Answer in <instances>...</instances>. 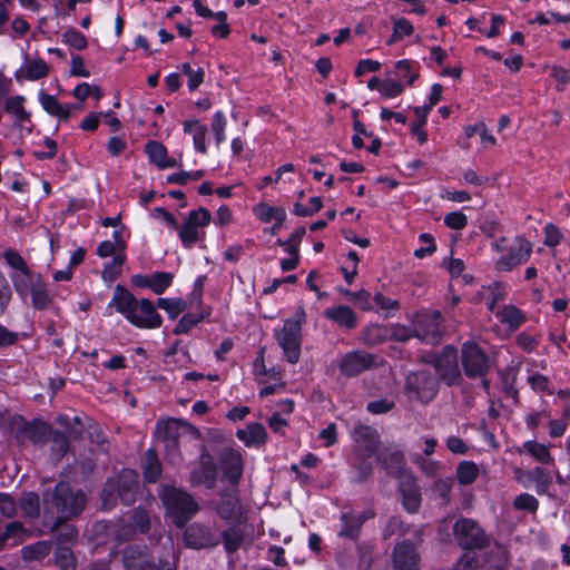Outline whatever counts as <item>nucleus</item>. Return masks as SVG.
<instances>
[{
  "mask_svg": "<svg viewBox=\"0 0 570 570\" xmlns=\"http://www.w3.org/2000/svg\"><path fill=\"white\" fill-rule=\"evenodd\" d=\"M184 131L193 136L194 147L200 154L207 153L206 136L207 127L198 119H187L183 122Z\"/></svg>",
  "mask_w": 570,
  "mask_h": 570,
  "instance_id": "nucleus-27",
  "label": "nucleus"
},
{
  "mask_svg": "<svg viewBox=\"0 0 570 570\" xmlns=\"http://www.w3.org/2000/svg\"><path fill=\"white\" fill-rule=\"evenodd\" d=\"M222 539L225 550L233 553L240 548L244 541V532L238 527H230L222 533Z\"/></svg>",
  "mask_w": 570,
  "mask_h": 570,
  "instance_id": "nucleus-37",
  "label": "nucleus"
},
{
  "mask_svg": "<svg viewBox=\"0 0 570 570\" xmlns=\"http://www.w3.org/2000/svg\"><path fill=\"white\" fill-rule=\"evenodd\" d=\"M62 42L69 45L77 50L87 48L88 41L86 37L77 29L70 28L62 33Z\"/></svg>",
  "mask_w": 570,
  "mask_h": 570,
  "instance_id": "nucleus-51",
  "label": "nucleus"
},
{
  "mask_svg": "<svg viewBox=\"0 0 570 570\" xmlns=\"http://www.w3.org/2000/svg\"><path fill=\"white\" fill-rule=\"evenodd\" d=\"M306 321V315L303 307H299L292 318L284 322L282 330L276 332L275 337L277 344L283 350V353L288 363L295 364L301 356L302 346V325Z\"/></svg>",
  "mask_w": 570,
  "mask_h": 570,
  "instance_id": "nucleus-5",
  "label": "nucleus"
},
{
  "mask_svg": "<svg viewBox=\"0 0 570 570\" xmlns=\"http://www.w3.org/2000/svg\"><path fill=\"white\" fill-rule=\"evenodd\" d=\"M405 394L424 404L430 403L439 391V380L429 370L411 372L405 377Z\"/></svg>",
  "mask_w": 570,
  "mask_h": 570,
  "instance_id": "nucleus-7",
  "label": "nucleus"
},
{
  "mask_svg": "<svg viewBox=\"0 0 570 570\" xmlns=\"http://www.w3.org/2000/svg\"><path fill=\"white\" fill-rule=\"evenodd\" d=\"M56 563L61 570H77L76 558L69 547H58L55 552Z\"/></svg>",
  "mask_w": 570,
  "mask_h": 570,
  "instance_id": "nucleus-43",
  "label": "nucleus"
},
{
  "mask_svg": "<svg viewBox=\"0 0 570 570\" xmlns=\"http://www.w3.org/2000/svg\"><path fill=\"white\" fill-rule=\"evenodd\" d=\"M352 438L367 458L377 452L380 435L372 426L358 424L354 428Z\"/></svg>",
  "mask_w": 570,
  "mask_h": 570,
  "instance_id": "nucleus-20",
  "label": "nucleus"
},
{
  "mask_svg": "<svg viewBox=\"0 0 570 570\" xmlns=\"http://www.w3.org/2000/svg\"><path fill=\"white\" fill-rule=\"evenodd\" d=\"M139 488L138 473L131 469H124L116 478L108 479L102 491L101 501L105 509H111L118 500L130 505L136 500Z\"/></svg>",
  "mask_w": 570,
  "mask_h": 570,
  "instance_id": "nucleus-3",
  "label": "nucleus"
},
{
  "mask_svg": "<svg viewBox=\"0 0 570 570\" xmlns=\"http://www.w3.org/2000/svg\"><path fill=\"white\" fill-rule=\"evenodd\" d=\"M444 224L449 228L461 230L468 225V217L462 212H451L444 216Z\"/></svg>",
  "mask_w": 570,
  "mask_h": 570,
  "instance_id": "nucleus-60",
  "label": "nucleus"
},
{
  "mask_svg": "<svg viewBox=\"0 0 570 570\" xmlns=\"http://www.w3.org/2000/svg\"><path fill=\"white\" fill-rule=\"evenodd\" d=\"M212 220L210 212L204 207H199L196 210H191L184 224L181 226L178 225V236L181 240V244L185 248L190 249L199 239L204 238V228Z\"/></svg>",
  "mask_w": 570,
  "mask_h": 570,
  "instance_id": "nucleus-11",
  "label": "nucleus"
},
{
  "mask_svg": "<svg viewBox=\"0 0 570 570\" xmlns=\"http://www.w3.org/2000/svg\"><path fill=\"white\" fill-rule=\"evenodd\" d=\"M19 507L30 519H37L40 515V498L35 492H27L19 501Z\"/></svg>",
  "mask_w": 570,
  "mask_h": 570,
  "instance_id": "nucleus-38",
  "label": "nucleus"
},
{
  "mask_svg": "<svg viewBox=\"0 0 570 570\" xmlns=\"http://www.w3.org/2000/svg\"><path fill=\"white\" fill-rule=\"evenodd\" d=\"M376 462L385 470L386 474L397 476L405 464L404 454L392 446L377 449Z\"/></svg>",
  "mask_w": 570,
  "mask_h": 570,
  "instance_id": "nucleus-19",
  "label": "nucleus"
},
{
  "mask_svg": "<svg viewBox=\"0 0 570 570\" xmlns=\"http://www.w3.org/2000/svg\"><path fill=\"white\" fill-rule=\"evenodd\" d=\"M31 305L35 309L45 311L53 306V296L49 293L47 283L31 296Z\"/></svg>",
  "mask_w": 570,
  "mask_h": 570,
  "instance_id": "nucleus-45",
  "label": "nucleus"
},
{
  "mask_svg": "<svg viewBox=\"0 0 570 570\" xmlns=\"http://www.w3.org/2000/svg\"><path fill=\"white\" fill-rule=\"evenodd\" d=\"M524 449L541 463L549 464L552 462L549 449L543 444L535 441H528L524 443Z\"/></svg>",
  "mask_w": 570,
  "mask_h": 570,
  "instance_id": "nucleus-50",
  "label": "nucleus"
},
{
  "mask_svg": "<svg viewBox=\"0 0 570 570\" xmlns=\"http://www.w3.org/2000/svg\"><path fill=\"white\" fill-rule=\"evenodd\" d=\"M0 513L8 519L17 514V503L8 493H0Z\"/></svg>",
  "mask_w": 570,
  "mask_h": 570,
  "instance_id": "nucleus-62",
  "label": "nucleus"
},
{
  "mask_svg": "<svg viewBox=\"0 0 570 570\" xmlns=\"http://www.w3.org/2000/svg\"><path fill=\"white\" fill-rule=\"evenodd\" d=\"M39 102L50 116L58 117L60 120L69 119L71 106L60 104L55 96L40 91Z\"/></svg>",
  "mask_w": 570,
  "mask_h": 570,
  "instance_id": "nucleus-28",
  "label": "nucleus"
},
{
  "mask_svg": "<svg viewBox=\"0 0 570 570\" xmlns=\"http://www.w3.org/2000/svg\"><path fill=\"white\" fill-rule=\"evenodd\" d=\"M399 78H407V83L411 86L419 78V73L413 71V63L410 60H400L395 63Z\"/></svg>",
  "mask_w": 570,
  "mask_h": 570,
  "instance_id": "nucleus-61",
  "label": "nucleus"
},
{
  "mask_svg": "<svg viewBox=\"0 0 570 570\" xmlns=\"http://www.w3.org/2000/svg\"><path fill=\"white\" fill-rule=\"evenodd\" d=\"M226 118L222 111H216L212 120V130L215 135L216 144L220 145L225 140Z\"/></svg>",
  "mask_w": 570,
  "mask_h": 570,
  "instance_id": "nucleus-58",
  "label": "nucleus"
},
{
  "mask_svg": "<svg viewBox=\"0 0 570 570\" xmlns=\"http://www.w3.org/2000/svg\"><path fill=\"white\" fill-rule=\"evenodd\" d=\"M122 563L126 570H173L169 561L156 557L145 546H129L122 552Z\"/></svg>",
  "mask_w": 570,
  "mask_h": 570,
  "instance_id": "nucleus-8",
  "label": "nucleus"
},
{
  "mask_svg": "<svg viewBox=\"0 0 570 570\" xmlns=\"http://www.w3.org/2000/svg\"><path fill=\"white\" fill-rule=\"evenodd\" d=\"M219 463L223 476L232 485H237L243 475V459L238 451L224 449L219 454Z\"/></svg>",
  "mask_w": 570,
  "mask_h": 570,
  "instance_id": "nucleus-17",
  "label": "nucleus"
},
{
  "mask_svg": "<svg viewBox=\"0 0 570 570\" xmlns=\"http://www.w3.org/2000/svg\"><path fill=\"white\" fill-rule=\"evenodd\" d=\"M322 207L323 203L321 197H312L308 202V205L306 206L302 205L301 203H295L293 213L296 216L308 217L321 210Z\"/></svg>",
  "mask_w": 570,
  "mask_h": 570,
  "instance_id": "nucleus-53",
  "label": "nucleus"
},
{
  "mask_svg": "<svg viewBox=\"0 0 570 570\" xmlns=\"http://www.w3.org/2000/svg\"><path fill=\"white\" fill-rule=\"evenodd\" d=\"M12 284L17 292V294L26 299L29 295L36 293V291L40 289L46 281L39 273L36 272H27V274L22 277H12Z\"/></svg>",
  "mask_w": 570,
  "mask_h": 570,
  "instance_id": "nucleus-22",
  "label": "nucleus"
},
{
  "mask_svg": "<svg viewBox=\"0 0 570 570\" xmlns=\"http://www.w3.org/2000/svg\"><path fill=\"white\" fill-rule=\"evenodd\" d=\"M142 469H144L145 479L148 482L154 483L159 479L160 473H161V464L157 458L156 452L153 449H149L146 452L145 463H144Z\"/></svg>",
  "mask_w": 570,
  "mask_h": 570,
  "instance_id": "nucleus-36",
  "label": "nucleus"
},
{
  "mask_svg": "<svg viewBox=\"0 0 570 570\" xmlns=\"http://www.w3.org/2000/svg\"><path fill=\"white\" fill-rule=\"evenodd\" d=\"M109 306L122 314L131 324L141 328H158L161 326V316L156 312L151 301H140L124 286L117 285Z\"/></svg>",
  "mask_w": 570,
  "mask_h": 570,
  "instance_id": "nucleus-1",
  "label": "nucleus"
},
{
  "mask_svg": "<svg viewBox=\"0 0 570 570\" xmlns=\"http://www.w3.org/2000/svg\"><path fill=\"white\" fill-rule=\"evenodd\" d=\"M125 259L126 257L122 254L115 255L111 262L105 264L102 278L105 281L114 282L120 275Z\"/></svg>",
  "mask_w": 570,
  "mask_h": 570,
  "instance_id": "nucleus-49",
  "label": "nucleus"
},
{
  "mask_svg": "<svg viewBox=\"0 0 570 570\" xmlns=\"http://www.w3.org/2000/svg\"><path fill=\"white\" fill-rule=\"evenodd\" d=\"M3 258L6 263L14 269V273L10 275V277H22L27 274V272H32V269L29 268L27 262L24 258L13 249H7L3 253Z\"/></svg>",
  "mask_w": 570,
  "mask_h": 570,
  "instance_id": "nucleus-35",
  "label": "nucleus"
},
{
  "mask_svg": "<svg viewBox=\"0 0 570 570\" xmlns=\"http://www.w3.org/2000/svg\"><path fill=\"white\" fill-rule=\"evenodd\" d=\"M445 327L443 325L442 314L439 311H429L419 313L413 322V335L420 341L436 345L443 334Z\"/></svg>",
  "mask_w": 570,
  "mask_h": 570,
  "instance_id": "nucleus-10",
  "label": "nucleus"
},
{
  "mask_svg": "<svg viewBox=\"0 0 570 570\" xmlns=\"http://www.w3.org/2000/svg\"><path fill=\"white\" fill-rule=\"evenodd\" d=\"M342 528L338 535L342 538L356 539L362 528V520L356 518L353 510L343 511L341 514Z\"/></svg>",
  "mask_w": 570,
  "mask_h": 570,
  "instance_id": "nucleus-31",
  "label": "nucleus"
},
{
  "mask_svg": "<svg viewBox=\"0 0 570 570\" xmlns=\"http://www.w3.org/2000/svg\"><path fill=\"white\" fill-rule=\"evenodd\" d=\"M204 176V170L180 171L167 177L168 184L186 185L189 180H198Z\"/></svg>",
  "mask_w": 570,
  "mask_h": 570,
  "instance_id": "nucleus-59",
  "label": "nucleus"
},
{
  "mask_svg": "<svg viewBox=\"0 0 570 570\" xmlns=\"http://www.w3.org/2000/svg\"><path fill=\"white\" fill-rule=\"evenodd\" d=\"M404 90V86L399 81H384L379 91L386 98L400 96Z\"/></svg>",
  "mask_w": 570,
  "mask_h": 570,
  "instance_id": "nucleus-64",
  "label": "nucleus"
},
{
  "mask_svg": "<svg viewBox=\"0 0 570 570\" xmlns=\"http://www.w3.org/2000/svg\"><path fill=\"white\" fill-rule=\"evenodd\" d=\"M236 436L245 443L246 446H259L266 442L267 433L261 423H249L245 429H239Z\"/></svg>",
  "mask_w": 570,
  "mask_h": 570,
  "instance_id": "nucleus-26",
  "label": "nucleus"
},
{
  "mask_svg": "<svg viewBox=\"0 0 570 570\" xmlns=\"http://www.w3.org/2000/svg\"><path fill=\"white\" fill-rule=\"evenodd\" d=\"M528 478L537 483V492L539 494L548 493L552 478L549 471L543 468L535 466L531 471L528 472Z\"/></svg>",
  "mask_w": 570,
  "mask_h": 570,
  "instance_id": "nucleus-39",
  "label": "nucleus"
},
{
  "mask_svg": "<svg viewBox=\"0 0 570 570\" xmlns=\"http://www.w3.org/2000/svg\"><path fill=\"white\" fill-rule=\"evenodd\" d=\"M217 480V466L208 453L200 455L199 468L190 473V482L194 485H205L207 489H213Z\"/></svg>",
  "mask_w": 570,
  "mask_h": 570,
  "instance_id": "nucleus-18",
  "label": "nucleus"
},
{
  "mask_svg": "<svg viewBox=\"0 0 570 570\" xmlns=\"http://www.w3.org/2000/svg\"><path fill=\"white\" fill-rule=\"evenodd\" d=\"M400 493L404 509L410 513L417 512L422 498L416 482L412 479L403 480L400 484Z\"/></svg>",
  "mask_w": 570,
  "mask_h": 570,
  "instance_id": "nucleus-24",
  "label": "nucleus"
},
{
  "mask_svg": "<svg viewBox=\"0 0 570 570\" xmlns=\"http://www.w3.org/2000/svg\"><path fill=\"white\" fill-rule=\"evenodd\" d=\"M145 151L149 160L159 168H171L177 164L175 159L168 157L166 147L157 140H149L145 145Z\"/></svg>",
  "mask_w": 570,
  "mask_h": 570,
  "instance_id": "nucleus-25",
  "label": "nucleus"
},
{
  "mask_svg": "<svg viewBox=\"0 0 570 570\" xmlns=\"http://www.w3.org/2000/svg\"><path fill=\"white\" fill-rule=\"evenodd\" d=\"M205 318L204 313H188L184 315L174 328L176 335L187 334L194 326Z\"/></svg>",
  "mask_w": 570,
  "mask_h": 570,
  "instance_id": "nucleus-47",
  "label": "nucleus"
},
{
  "mask_svg": "<svg viewBox=\"0 0 570 570\" xmlns=\"http://www.w3.org/2000/svg\"><path fill=\"white\" fill-rule=\"evenodd\" d=\"M439 380L449 386L461 385L463 377L459 368V355L453 346H445L433 362Z\"/></svg>",
  "mask_w": 570,
  "mask_h": 570,
  "instance_id": "nucleus-12",
  "label": "nucleus"
},
{
  "mask_svg": "<svg viewBox=\"0 0 570 570\" xmlns=\"http://www.w3.org/2000/svg\"><path fill=\"white\" fill-rule=\"evenodd\" d=\"M157 306L168 313L169 318L175 320L186 308L183 298H158Z\"/></svg>",
  "mask_w": 570,
  "mask_h": 570,
  "instance_id": "nucleus-46",
  "label": "nucleus"
},
{
  "mask_svg": "<svg viewBox=\"0 0 570 570\" xmlns=\"http://www.w3.org/2000/svg\"><path fill=\"white\" fill-rule=\"evenodd\" d=\"M23 431L33 443H39L47 438L50 428L41 421H33L26 423Z\"/></svg>",
  "mask_w": 570,
  "mask_h": 570,
  "instance_id": "nucleus-42",
  "label": "nucleus"
},
{
  "mask_svg": "<svg viewBox=\"0 0 570 570\" xmlns=\"http://www.w3.org/2000/svg\"><path fill=\"white\" fill-rule=\"evenodd\" d=\"M184 541L189 548L204 549L217 546L219 538L208 527L195 522L185 530Z\"/></svg>",
  "mask_w": 570,
  "mask_h": 570,
  "instance_id": "nucleus-16",
  "label": "nucleus"
},
{
  "mask_svg": "<svg viewBox=\"0 0 570 570\" xmlns=\"http://www.w3.org/2000/svg\"><path fill=\"white\" fill-rule=\"evenodd\" d=\"M513 508L519 511L535 512L539 508V501L529 493H522L514 499Z\"/></svg>",
  "mask_w": 570,
  "mask_h": 570,
  "instance_id": "nucleus-55",
  "label": "nucleus"
},
{
  "mask_svg": "<svg viewBox=\"0 0 570 570\" xmlns=\"http://www.w3.org/2000/svg\"><path fill=\"white\" fill-rule=\"evenodd\" d=\"M132 524L141 533L146 534L150 530V518L142 508H136L132 512Z\"/></svg>",
  "mask_w": 570,
  "mask_h": 570,
  "instance_id": "nucleus-56",
  "label": "nucleus"
},
{
  "mask_svg": "<svg viewBox=\"0 0 570 570\" xmlns=\"http://www.w3.org/2000/svg\"><path fill=\"white\" fill-rule=\"evenodd\" d=\"M49 70L50 68L43 59L26 58L24 66L17 72L16 77L19 79L21 73L26 79L33 81L47 77Z\"/></svg>",
  "mask_w": 570,
  "mask_h": 570,
  "instance_id": "nucleus-29",
  "label": "nucleus"
},
{
  "mask_svg": "<svg viewBox=\"0 0 570 570\" xmlns=\"http://www.w3.org/2000/svg\"><path fill=\"white\" fill-rule=\"evenodd\" d=\"M254 214L264 223L275 220L277 225H282L286 219V212L283 207H274L266 203H259L254 208Z\"/></svg>",
  "mask_w": 570,
  "mask_h": 570,
  "instance_id": "nucleus-33",
  "label": "nucleus"
},
{
  "mask_svg": "<svg viewBox=\"0 0 570 570\" xmlns=\"http://www.w3.org/2000/svg\"><path fill=\"white\" fill-rule=\"evenodd\" d=\"M460 361L464 374L472 380L485 377L491 368L489 356L475 342L462 344Z\"/></svg>",
  "mask_w": 570,
  "mask_h": 570,
  "instance_id": "nucleus-9",
  "label": "nucleus"
},
{
  "mask_svg": "<svg viewBox=\"0 0 570 570\" xmlns=\"http://www.w3.org/2000/svg\"><path fill=\"white\" fill-rule=\"evenodd\" d=\"M323 316L338 327L351 331L357 326V316L347 305H335L324 309Z\"/></svg>",
  "mask_w": 570,
  "mask_h": 570,
  "instance_id": "nucleus-21",
  "label": "nucleus"
},
{
  "mask_svg": "<svg viewBox=\"0 0 570 570\" xmlns=\"http://www.w3.org/2000/svg\"><path fill=\"white\" fill-rule=\"evenodd\" d=\"M478 474L479 468L474 462L471 461H463L456 468L458 481L463 485L473 483Z\"/></svg>",
  "mask_w": 570,
  "mask_h": 570,
  "instance_id": "nucleus-41",
  "label": "nucleus"
},
{
  "mask_svg": "<svg viewBox=\"0 0 570 570\" xmlns=\"http://www.w3.org/2000/svg\"><path fill=\"white\" fill-rule=\"evenodd\" d=\"M184 75L188 77V89L190 91L196 90L204 81L205 71L203 68L193 69L189 62H184L180 67Z\"/></svg>",
  "mask_w": 570,
  "mask_h": 570,
  "instance_id": "nucleus-48",
  "label": "nucleus"
},
{
  "mask_svg": "<svg viewBox=\"0 0 570 570\" xmlns=\"http://www.w3.org/2000/svg\"><path fill=\"white\" fill-rule=\"evenodd\" d=\"M12 297L11 287L6 276L0 272V315H2Z\"/></svg>",
  "mask_w": 570,
  "mask_h": 570,
  "instance_id": "nucleus-63",
  "label": "nucleus"
},
{
  "mask_svg": "<svg viewBox=\"0 0 570 570\" xmlns=\"http://www.w3.org/2000/svg\"><path fill=\"white\" fill-rule=\"evenodd\" d=\"M488 291L491 294V298L487 303L488 309L492 313H495L497 304L505 299V296H507L505 286L502 283L494 282L488 286Z\"/></svg>",
  "mask_w": 570,
  "mask_h": 570,
  "instance_id": "nucleus-52",
  "label": "nucleus"
},
{
  "mask_svg": "<svg viewBox=\"0 0 570 570\" xmlns=\"http://www.w3.org/2000/svg\"><path fill=\"white\" fill-rule=\"evenodd\" d=\"M51 551L49 541H38L30 546L23 547L21 552L26 560H40L47 557Z\"/></svg>",
  "mask_w": 570,
  "mask_h": 570,
  "instance_id": "nucleus-40",
  "label": "nucleus"
},
{
  "mask_svg": "<svg viewBox=\"0 0 570 570\" xmlns=\"http://www.w3.org/2000/svg\"><path fill=\"white\" fill-rule=\"evenodd\" d=\"M23 101L24 98L22 96H14L8 98L4 104V110L14 116L19 126H22L23 122H29L31 117L30 112L24 109Z\"/></svg>",
  "mask_w": 570,
  "mask_h": 570,
  "instance_id": "nucleus-34",
  "label": "nucleus"
},
{
  "mask_svg": "<svg viewBox=\"0 0 570 570\" xmlns=\"http://www.w3.org/2000/svg\"><path fill=\"white\" fill-rule=\"evenodd\" d=\"M29 537L28 530L19 521L8 523L2 531H0V551L17 547Z\"/></svg>",
  "mask_w": 570,
  "mask_h": 570,
  "instance_id": "nucleus-23",
  "label": "nucleus"
},
{
  "mask_svg": "<svg viewBox=\"0 0 570 570\" xmlns=\"http://www.w3.org/2000/svg\"><path fill=\"white\" fill-rule=\"evenodd\" d=\"M394 570H420V556L410 540L399 542L392 552Z\"/></svg>",
  "mask_w": 570,
  "mask_h": 570,
  "instance_id": "nucleus-15",
  "label": "nucleus"
},
{
  "mask_svg": "<svg viewBox=\"0 0 570 570\" xmlns=\"http://www.w3.org/2000/svg\"><path fill=\"white\" fill-rule=\"evenodd\" d=\"M499 321L505 324L510 330H517L525 322L523 312L514 305H507L502 309L495 312Z\"/></svg>",
  "mask_w": 570,
  "mask_h": 570,
  "instance_id": "nucleus-32",
  "label": "nucleus"
},
{
  "mask_svg": "<svg viewBox=\"0 0 570 570\" xmlns=\"http://www.w3.org/2000/svg\"><path fill=\"white\" fill-rule=\"evenodd\" d=\"M174 275L168 272H155L150 275V289L157 294H163L173 283Z\"/></svg>",
  "mask_w": 570,
  "mask_h": 570,
  "instance_id": "nucleus-44",
  "label": "nucleus"
},
{
  "mask_svg": "<svg viewBox=\"0 0 570 570\" xmlns=\"http://www.w3.org/2000/svg\"><path fill=\"white\" fill-rule=\"evenodd\" d=\"M45 513H57L56 525L79 515L86 505V495L80 490H72L66 482L56 484L52 492L42 493Z\"/></svg>",
  "mask_w": 570,
  "mask_h": 570,
  "instance_id": "nucleus-2",
  "label": "nucleus"
},
{
  "mask_svg": "<svg viewBox=\"0 0 570 570\" xmlns=\"http://www.w3.org/2000/svg\"><path fill=\"white\" fill-rule=\"evenodd\" d=\"M377 356L364 350H355L342 356L341 373L347 377H355L363 372L377 366Z\"/></svg>",
  "mask_w": 570,
  "mask_h": 570,
  "instance_id": "nucleus-13",
  "label": "nucleus"
},
{
  "mask_svg": "<svg viewBox=\"0 0 570 570\" xmlns=\"http://www.w3.org/2000/svg\"><path fill=\"white\" fill-rule=\"evenodd\" d=\"M395 407V401L389 397L371 401L366 405L371 414H385Z\"/></svg>",
  "mask_w": 570,
  "mask_h": 570,
  "instance_id": "nucleus-57",
  "label": "nucleus"
},
{
  "mask_svg": "<svg viewBox=\"0 0 570 570\" xmlns=\"http://www.w3.org/2000/svg\"><path fill=\"white\" fill-rule=\"evenodd\" d=\"M238 508V497L235 490L226 491L220 493V501L218 502L216 510L218 515L224 520H232L236 517V510Z\"/></svg>",
  "mask_w": 570,
  "mask_h": 570,
  "instance_id": "nucleus-30",
  "label": "nucleus"
},
{
  "mask_svg": "<svg viewBox=\"0 0 570 570\" xmlns=\"http://www.w3.org/2000/svg\"><path fill=\"white\" fill-rule=\"evenodd\" d=\"M159 497L168 517L178 528H183L199 509L189 493L173 485H164Z\"/></svg>",
  "mask_w": 570,
  "mask_h": 570,
  "instance_id": "nucleus-4",
  "label": "nucleus"
},
{
  "mask_svg": "<svg viewBox=\"0 0 570 570\" xmlns=\"http://www.w3.org/2000/svg\"><path fill=\"white\" fill-rule=\"evenodd\" d=\"M452 530L455 542L464 550H481L490 544V538L473 519L459 518Z\"/></svg>",
  "mask_w": 570,
  "mask_h": 570,
  "instance_id": "nucleus-6",
  "label": "nucleus"
},
{
  "mask_svg": "<svg viewBox=\"0 0 570 570\" xmlns=\"http://www.w3.org/2000/svg\"><path fill=\"white\" fill-rule=\"evenodd\" d=\"M532 252L531 244L523 237H517L511 246L509 254L501 256L495 262V268L499 272H510L514 267L525 263Z\"/></svg>",
  "mask_w": 570,
  "mask_h": 570,
  "instance_id": "nucleus-14",
  "label": "nucleus"
},
{
  "mask_svg": "<svg viewBox=\"0 0 570 570\" xmlns=\"http://www.w3.org/2000/svg\"><path fill=\"white\" fill-rule=\"evenodd\" d=\"M413 26L409 20L404 18L395 19L393 26V35L389 40V43L400 41L401 39H403V37L410 36L413 32Z\"/></svg>",
  "mask_w": 570,
  "mask_h": 570,
  "instance_id": "nucleus-54",
  "label": "nucleus"
}]
</instances>
